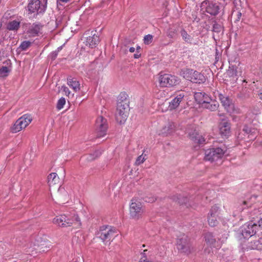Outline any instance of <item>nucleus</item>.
I'll return each instance as SVG.
<instances>
[{"label": "nucleus", "mask_w": 262, "mask_h": 262, "mask_svg": "<svg viewBox=\"0 0 262 262\" xmlns=\"http://www.w3.org/2000/svg\"><path fill=\"white\" fill-rule=\"evenodd\" d=\"M58 177L56 173H52L48 177V183L50 185L55 184L58 181Z\"/></svg>", "instance_id": "nucleus-30"}, {"label": "nucleus", "mask_w": 262, "mask_h": 262, "mask_svg": "<svg viewBox=\"0 0 262 262\" xmlns=\"http://www.w3.org/2000/svg\"><path fill=\"white\" fill-rule=\"evenodd\" d=\"M260 241L256 240L251 242V246L250 247L253 249H258L260 248Z\"/></svg>", "instance_id": "nucleus-38"}, {"label": "nucleus", "mask_w": 262, "mask_h": 262, "mask_svg": "<svg viewBox=\"0 0 262 262\" xmlns=\"http://www.w3.org/2000/svg\"><path fill=\"white\" fill-rule=\"evenodd\" d=\"M218 116H220V117L223 116H224V114H220V113H219L218 114Z\"/></svg>", "instance_id": "nucleus-55"}, {"label": "nucleus", "mask_w": 262, "mask_h": 262, "mask_svg": "<svg viewBox=\"0 0 262 262\" xmlns=\"http://www.w3.org/2000/svg\"><path fill=\"white\" fill-rule=\"evenodd\" d=\"M219 207L217 206V205H214L212 207V208H211L210 210V212L208 214H210L211 215H214V216H217V211L219 210Z\"/></svg>", "instance_id": "nucleus-40"}, {"label": "nucleus", "mask_w": 262, "mask_h": 262, "mask_svg": "<svg viewBox=\"0 0 262 262\" xmlns=\"http://www.w3.org/2000/svg\"><path fill=\"white\" fill-rule=\"evenodd\" d=\"M195 71L190 69H183L180 72V75L186 80L192 81L193 74Z\"/></svg>", "instance_id": "nucleus-24"}, {"label": "nucleus", "mask_w": 262, "mask_h": 262, "mask_svg": "<svg viewBox=\"0 0 262 262\" xmlns=\"http://www.w3.org/2000/svg\"><path fill=\"white\" fill-rule=\"evenodd\" d=\"M32 117L31 115L25 114L18 118L13 126L11 127V131L13 133H16L26 128L32 121Z\"/></svg>", "instance_id": "nucleus-5"}, {"label": "nucleus", "mask_w": 262, "mask_h": 262, "mask_svg": "<svg viewBox=\"0 0 262 262\" xmlns=\"http://www.w3.org/2000/svg\"><path fill=\"white\" fill-rule=\"evenodd\" d=\"M129 52H131V53H133V52H135V48H134V47H130V48L129 49Z\"/></svg>", "instance_id": "nucleus-52"}, {"label": "nucleus", "mask_w": 262, "mask_h": 262, "mask_svg": "<svg viewBox=\"0 0 262 262\" xmlns=\"http://www.w3.org/2000/svg\"><path fill=\"white\" fill-rule=\"evenodd\" d=\"M172 199L180 204H186L188 200L186 197L182 196L180 194L173 196Z\"/></svg>", "instance_id": "nucleus-31"}, {"label": "nucleus", "mask_w": 262, "mask_h": 262, "mask_svg": "<svg viewBox=\"0 0 262 262\" xmlns=\"http://www.w3.org/2000/svg\"><path fill=\"white\" fill-rule=\"evenodd\" d=\"M70 0H57V4H60V2L62 3H67L69 2Z\"/></svg>", "instance_id": "nucleus-50"}, {"label": "nucleus", "mask_w": 262, "mask_h": 262, "mask_svg": "<svg viewBox=\"0 0 262 262\" xmlns=\"http://www.w3.org/2000/svg\"><path fill=\"white\" fill-rule=\"evenodd\" d=\"M141 56V54H138V53H136L134 55V58H139Z\"/></svg>", "instance_id": "nucleus-51"}, {"label": "nucleus", "mask_w": 262, "mask_h": 262, "mask_svg": "<svg viewBox=\"0 0 262 262\" xmlns=\"http://www.w3.org/2000/svg\"><path fill=\"white\" fill-rule=\"evenodd\" d=\"M66 104V99L63 97L60 98L57 103V108L59 110L62 109Z\"/></svg>", "instance_id": "nucleus-35"}, {"label": "nucleus", "mask_w": 262, "mask_h": 262, "mask_svg": "<svg viewBox=\"0 0 262 262\" xmlns=\"http://www.w3.org/2000/svg\"><path fill=\"white\" fill-rule=\"evenodd\" d=\"M257 95L259 99L262 100V88H260L257 92Z\"/></svg>", "instance_id": "nucleus-47"}, {"label": "nucleus", "mask_w": 262, "mask_h": 262, "mask_svg": "<svg viewBox=\"0 0 262 262\" xmlns=\"http://www.w3.org/2000/svg\"><path fill=\"white\" fill-rule=\"evenodd\" d=\"M152 39H153L152 35H151L150 34L146 35L144 36V39H143L144 43L145 45H149L152 42Z\"/></svg>", "instance_id": "nucleus-39"}, {"label": "nucleus", "mask_w": 262, "mask_h": 262, "mask_svg": "<svg viewBox=\"0 0 262 262\" xmlns=\"http://www.w3.org/2000/svg\"><path fill=\"white\" fill-rule=\"evenodd\" d=\"M226 150L221 147L207 149L205 152L204 159L206 161L213 162L222 159Z\"/></svg>", "instance_id": "nucleus-6"}, {"label": "nucleus", "mask_w": 262, "mask_h": 262, "mask_svg": "<svg viewBox=\"0 0 262 262\" xmlns=\"http://www.w3.org/2000/svg\"><path fill=\"white\" fill-rule=\"evenodd\" d=\"M258 227L260 231V233H262V217L258 222Z\"/></svg>", "instance_id": "nucleus-46"}, {"label": "nucleus", "mask_w": 262, "mask_h": 262, "mask_svg": "<svg viewBox=\"0 0 262 262\" xmlns=\"http://www.w3.org/2000/svg\"><path fill=\"white\" fill-rule=\"evenodd\" d=\"M58 52L55 51L52 52L50 55V57L52 60H54L57 56Z\"/></svg>", "instance_id": "nucleus-45"}, {"label": "nucleus", "mask_w": 262, "mask_h": 262, "mask_svg": "<svg viewBox=\"0 0 262 262\" xmlns=\"http://www.w3.org/2000/svg\"><path fill=\"white\" fill-rule=\"evenodd\" d=\"M258 112H259V110H257V113H258Z\"/></svg>", "instance_id": "nucleus-57"}, {"label": "nucleus", "mask_w": 262, "mask_h": 262, "mask_svg": "<svg viewBox=\"0 0 262 262\" xmlns=\"http://www.w3.org/2000/svg\"><path fill=\"white\" fill-rule=\"evenodd\" d=\"M151 252L148 250H144L141 253V258L139 262H158L156 260H152L150 257Z\"/></svg>", "instance_id": "nucleus-22"}, {"label": "nucleus", "mask_w": 262, "mask_h": 262, "mask_svg": "<svg viewBox=\"0 0 262 262\" xmlns=\"http://www.w3.org/2000/svg\"><path fill=\"white\" fill-rule=\"evenodd\" d=\"M216 57H215V59L216 60H218V59L219 58V57L218 56V54H217V50H216Z\"/></svg>", "instance_id": "nucleus-53"}, {"label": "nucleus", "mask_w": 262, "mask_h": 262, "mask_svg": "<svg viewBox=\"0 0 262 262\" xmlns=\"http://www.w3.org/2000/svg\"><path fill=\"white\" fill-rule=\"evenodd\" d=\"M222 30H223V28L221 25L217 24V23H215L213 25L212 30V31L213 32H216V33H220L222 31Z\"/></svg>", "instance_id": "nucleus-37"}, {"label": "nucleus", "mask_w": 262, "mask_h": 262, "mask_svg": "<svg viewBox=\"0 0 262 262\" xmlns=\"http://www.w3.org/2000/svg\"><path fill=\"white\" fill-rule=\"evenodd\" d=\"M107 128L106 119L101 116L98 117L96 121V130L98 137H102L106 135Z\"/></svg>", "instance_id": "nucleus-12"}, {"label": "nucleus", "mask_w": 262, "mask_h": 262, "mask_svg": "<svg viewBox=\"0 0 262 262\" xmlns=\"http://www.w3.org/2000/svg\"><path fill=\"white\" fill-rule=\"evenodd\" d=\"M194 98L196 101H197L198 103H199L201 107L202 104L206 103V102L210 101V99H211V97H210L206 93L203 92H198L195 93Z\"/></svg>", "instance_id": "nucleus-17"}, {"label": "nucleus", "mask_w": 262, "mask_h": 262, "mask_svg": "<svg viewBox=\"0 0 262 262\" xmlns=\"http://www.w3.org/2000/svg\"><path fill=\"white\" fill-rule=\"evenodd\" d=\"M243 203L244 205H245V204H246L247 202H246V201H244L243 202Z\"/></svg>", "instance_id": "nucleus-56"}, {"label": "nucleus", "mask_w": 262, "mask_h": 262, "mask_svg": "<svg viewBox=\"0 0 262 262\" xmlns=\"http://www.w3.org/2000/svg\"><path fill=\"white\" fill-rule=\"evenodd\" d=\"M130 214L135 219H138L143 213L144 209L139 199L133 198L130 204Z\"/></svg>", "instance_id": "nucleus-8"}, {"label": "nucleus", "mask_w": 262, "mask_h": 262, "mask_svg": "<svg viewBox=\"0 0 262 262\" xmlns=\"http://www.w3.org/2000/svg\"><path fill=\"white\" fill-rule=\"evenodd\" d=\"M128 97V95L125 92L120 93L117 97L116 120L120 124H124L128 117L129 110Z\"/></svg>", "instance_id": "nucleus-1"}, {"label": "nucleus", "mask_w": 262, "mask_h": 262, "mask_svg": "<svg viewBox=\"0 0 262 262\" xmlns=\"http://www.w3.org/2000/svg\"><path fill=\"white\" fill-rule=\"evenodd\" d=\"M10 70L7 67L3 66L0 69V76L1 77H6L8 75Z\"/></svg>", "instance_id": "nucleus-33"}, {"label": "nucleus", "mask_w": 262, "mask_h": 262, "mask_svg": "<svg viewBox=\"0 0 262 262\" xmlns=\"http://www.w3.org/2000/svg\"><path fill=\"white\" fill-rule=\"evenodd\" d=\"M31 45V42L30 41H24L19 46V48L23 50H26Z\"/></svg>", "instance_id": "nucleus-34"}, {"label": "nucleus", "mask_w": 262, "mask_h": 262, "mask_svg": "<svg viewBox=\"0 0 262 262\" xmlns=\"http://www.w3.org/2000/svg\"><path fill=\"white\" fill-rule=\"evenodd\" d=\"M61 90L64 92L65 94L67 96H69V95L71 93L70 91L69 90V88L67 87L66 86L63 85L61 87Z\"/></svg>", "instance_id": "nucleus-44"}, {"label": "nucleus", "mask_w": 262, "mask_h": 262, "mask_svg": "<svg viewBox=\"0 0 262 262\" xmlns=\"http://www.w3.org/2000/svg\"><path fill=\"white\" fill-rule=\"evenodd\" d=\"M177 246L178 249L182 252L188 254L190 252V244L188 236L183 234L177 238Z\"/></svg>", "instance_id": "nucleus-11"}, {"label": "nucleus", "mask_w": 262, "mask_h": 262, "mask_svg": "<svg viewBox=\"0 0 262 262\" xmlns=\"http://www.w3.org/2000/svg\"><path fill=\"white\" fill-rule=\"evenodd\" d=\"M204 238L206 243L210 245H213L216 242V239L211 232L206 233L205 234Z\"/></svg>", "instance_id": "nucleus-29"}, {"label": "nucleus", "mask_w": 262, "mask_h": 262, "mask_svg": "<svg viewBox=\"0 0 262 262\" xmlns=\"http://www.w3.org/2000/svg\"><path fill=\"white\" fill-rule=\"evenodd\" d=\"M192 82L195 83H203L206 81V78L203 74L195 71L194 74L192 76Z\"/></svg>", "instance_id": "nucleus-23"}, {"label": "nucleus", "mask_w": 262, "mask_h": 262, "mask_svg": "<svg viewBox=\"0 0 262 262\" xmlns=\"http://www.w3.org/2000/svg\"><path fill=\"white\" fill-rule=\"evenodd\" d=\"M181 28L178 26H172L170 27L167 32V35L170 38H175L178 33L180 32Z\"/></svg>", "instance_id": "nucleus-25"}, {"label": "nucleus", "mask_w": 262, "mask_h": 262, "mask_svg": "<svg viewBox=\"0 0 262 262\" xmlns=\"http://www.w3.org/2000/svg\"><path fill=\"white\" fill-rule=\"evenodd\" d=\"M208 222L209 225L211 227H214L216 226L218 223L217 220H216V216L208 214Z\"/></svg>", "instance_id": "nucleus-32"}, {"label": "nucleus", "mask_w": 262, "mask_h": 262, "mask_svg": "<svg viewBox=\"0 0 262 262\" xmlns=\"http://www.w3.org/2000/svg\"><path fill=\"white\" fill-rule=\"evenodd\" d=\"M257 224L251 221L245 224L239 229L240 235L244 238H249L257 234H260Z\"/></svg>", "instance_id": "nucleus-4"}, {"label": "nucleus", "mask_w": 262, "mask_h": 262, "mask_svg": "<svg viewBox=\"0 0 262 262\" xmlns=\"http://www.w3.org/2000/svg\"><path fill=\"white\" fill-rule=\"evenodd\" d=\"M114 230L111 228V227H102L98 233V236L105 243L106 245L107 244L110 245V241H113L114 239Z\"/></svg>", "instance_id": "nucleus-10"}, {"label": "nucleus", "mask_w": 262, "mask_h": 262, "mask_svg": "<svg viewBox=\"0 0 262 262\" xmlns=\"http://www.w3.org/2000/svg\"><path fill=\"white\" fill-rule=\"evenodd\" d=\"M219 107V102L215 99H211L210 101L206 102V103L202 104V107L208 110L209 111L214 112L216 111Z\"/></svg>", "instance_id": "nucleus-18"}, {"label": "nucleus", "mask_w": 262, "mask_h": 262, "mask_svg": "<svg viewBox=\"0 0 262 262\" xmlns=\"http://www.w3.org/2000/svg\"><path fill=\"white\" fill-rule=\"evenodd\" d=\"M236 70L233 67L230 68L229 67V69L227 72V74L230 77H234L236 75Z\"/></svg>", "instance_id": "nucleus-42"}, {"label": "nucleus", "mask_w": 262, "mask_h": 262, "mask_svg": "<svg viewBox=\"0 0 262 262\" xmlns=\"http://www.w3.org/2000/svg\"><path fill=\"white\" fill-rule=\"evenodd\" d=\"M243 132H244L247 134H251L252 135L254 132V129H252L251 128L248 127L247 125H245L243 129Z\"/></svg>", "instance_id": "nucleus-43"}, {"label": "nucleus", "mask_w": 262, "mask_h": 262, "mask_svg": "<svg viewBox=\"0 0 262 262\" xmlns=\"http://www.w3.org/2000/svg\"><path fill=\"white\" fill-rule=\"evenodd\" d=\"M217 94L219 99L225 109L226 110L227 112H231L233 107L231 100L226 95H223L221 93H219V92H217Z\"/></svg>", "instance_id": "nucleus-14"}, {"label": "nucleus", "mask_w": 262, "mask_h": 262, "mask_svg": "<svg viewBox=\"0 0 262 262\" xmlns=\"http://www.w3.org/2000/svg\"><path fill=\"white\" fill-rule=\"evenodd\" d=\"M180 33L181 34L183 40L185 42L189 43H191L192 38L187 33V31L184 28H181Z\"/></svg>", "instance_id": "nucleus-28"}, {"label": "nucleus", "mask_w": 262, "mask_h": 262, "mask_svg": "<svg viewBox=\"0 0 262 262\" xmlns=\"http://www.w3.org/2000/svg\"><path fill=\"white\" fill-rule=\"evenodd\" d=\"M67 84L75 92H77L80 90V87L79 82L72 76L68 77Z\"/></svg>", "instance_id": "nucleus-21"}, {"label": "nucleus", "mask_w": 262, "mask_h": 262, "mask_svg": "<svg viewBox=\"0 0 262 262\" xmlns=\"http://www.w3.org/2000/svg\"><path fill=\"white\" fill-rule=\"evenodd\" d=\"M177 125L173 122H169L166 126L163 128V133L167 135L173 133L176 128Z\"/></svg>", "instance_id": "nucleus-26"}, {"label": "nucleus", "mask_w": 262, "mask_h": 262, "mask_svg": "<svg viewBox=\"0 0 262 262\" xmlns=\"http://www.w3.org/2000/svg\"><path fill=\"white\" fill-rule=\"evenodd\" d=\"M156 200V199L155 198H146L145 201L147 202L148 203H152L155 202Z\"/></svg>", "instance_id": "nucleus-48"}, {"label": "nucleus", "mask_w": 262, "mask_h": 262, "mask_svg": "<svg viewBox=\"0 0 262 262\" xmlns=\"http://www.w3.org/2000/svg\"><path fill=\"white\" fill-rule=\"evenodd\" d=\"M146 155L143 156V155H141L140 156H139L136 161V164L137 165H140L141 164L143 163L145 160H146L145 158Z\"/></svg>", "instance_id": "nucleus-41"}, {"label": "nucleus", "mask_w": 262, "mask_h": 262, "mask_svg": "<svg viewBox=\"0 0 262 262\" xmlns=\"http://www.w3.org/2000/svg\"><path fill=\"white\" fill-rule=\"evenodd\" d=\"M242 16V13L239 12H237V19H236V21H239L241 19V17Z\"/></svg>", "instance_id": "nucleus-49"}, {"label": "nucleus", "mask_w": 262, "mask_h": 262, "mask_svg": "<svg viewBox=\"0 0 262 262\" xmlns=\"http://www.w3.org/2000/svg\"><path fill=\"white\" fill-rule=\"evenodd\" d=\"M189 136L191 140L195 143L201 144L205 142L204 138H202L201 136L199 135L195 131H194L192 134L189 133Z\"/></svg>", "instance_id": "nucleus-27"}, {"label": "nucleus", "mask_w": 262, "mask_h": 262, "mask_svg": "<svg viewBox=\"0 0 262 262\" xmlns=\"http://www.w3.org/2000/svg\"><path fill=\"white\" fill-rule=\"evenodd\" d=\"M223 5L217 0H205L201 5V10L212 16H216L223 10Z\"/></svg>", "instance_id": "nucleus-3"}, {"label": "nucleus", "mask_w": 262, "mask_h": 262, "mask_svg": "<svg viewBox=\"0 0 262 262\" xmlns=\"http://www.w3.org/2000/svg\"><path fill=\"white\" fill-rule=\"evenodd\" d=\"M53 223L60 227H67L75 224L76 226H80L81 222L78 215L73 213L60 214L54 218Z\"/></svg>", "instance_id": "nucleus-2"}, {"label": "nucleus", "mask_w": 262, "mask_h": 262, "mask_svg": "<svg viewBox=\"0 0 262 262\" xmlns=\"http://www.w3.org/2000/svg\"><path fill=\"white\" fill-rule=\"evenodd\" d=\"M140 49H141L140 47L139 46H138L136 49L137 52L139 53V51L140 50Z\"/></svg>", "instance_id": "nucleus-54"}, {"label": "nucleus", "mask_w": 262, "mask_h": 262, "mask_svg": "<svg viewBox=\"0 0 262 262\" xmlns=\"http://www.w3.org/2000/svg\"><path fill=\"white\" fill-rule=\"evenodd\" d=\"M42 26L38 23L29 24V27L27 33L29 34L30 36L34 37L38 35L42 29Z\"/></svg>", "instance_id": "nucleus-15"}, {"label": "nucleus", "mask_w": 262, "mask_h": 262, "mask_svg": "<svg viewBox=\"0 0 262 262\" xmlns=\"http://www.w3.org/2000/svg\"><path fill=\"white\" fill-rule=\"evenodd\" d=\"M45 4L41 5L40 0H31L28 5V9L30 13H43L46 10L47 0H43Z\"/></svg>", "instance_id": "nucleus-9"}, {"label": "nucleus", "mask_w": 262, "mask_h": 262, "mask_svg": "<svg viewBox=\"0 0 262 262\" xmlns=\"http://www.w3.org/2000/svg\"><path fill=\"white\" fill-rule=\"evenodd\" d=\"M184 96V93L183 92L178 94L169 102L168 110L172 111L178 108Z\"/></svg>", "instance_id": "nucleus-16"}, {"label": "nucleus", "mask_w": 262, "mask_h": 262, "mask_svg": "<svg viewBox=\"0 0 262 262\" xmlns=\"http://www.w3.org/2000/svg\"><path fill=\"white\" fill-rule=\"evenodd\" d=\"M21 19L17 17L15 19H10L7 24V29L9 31H16L20 28Z\"/></svg>", "instance_id": "nucleus-19"}, {"label": "nucleus", "mask_w": 262, "mask_h": 262, "mask_svg": "<svg viewBox=\"0 0 262 262\" xmlns=\"http://www.w3.org/2000/svg\"><path fill=\"white\" fill-rule=\"evenodd\" d=\"M159 81L161 87H172L178 84L180 82L178 77L169 74H160Z\"/></svg>", "instance_id": "nucleus-7"}, {"label": "nucleus", "mask_w": 262, "mask_h": 262, "mask_svg": "<svg viewBox=\"0 0 262 262\" xmlns=\"http://www.w3.org/2000/svg\"><path fill=\"white\" fill-rule=\"evenodd\" d=\"M99 42V36L95 34H94L92 36H90L86 38V45L91 48H94L96 47Z\"/></svg>", "instance_id": "nucleus-20"}, {"label": "nucleus", "mask_w": 262, "mask_h": 262, "mask_svg": "<svg viewBox=\"0 0 262 262\" xmlns=\"http://www.w3.org/2000/svg\"><path fill=\"white\" fill-rule=\"evenodd\" d=\"M220 134L224 138H227L231 133V123L226 119H223L219 124Z\"/></svg>", "instance_id": "nucleus-13"}, {"label": "nucleus", "mask_w": 262, "mask_h": 262, "mask_svg": "<svg viewBox=\"0 0 262 262\" xmlns=\"http://www.w3.org/2000/svg\"><path fill=\"white\" fill-rule=\"evenodd\" d=\"M101 154V152L100 150H96L95 151L94 154H93V155L90 154L88 156V159L90 161L93 160L95 159L96 158L100 156Z\"/></svg>", "instance_id": "nucleus-36"}]
</instances>
